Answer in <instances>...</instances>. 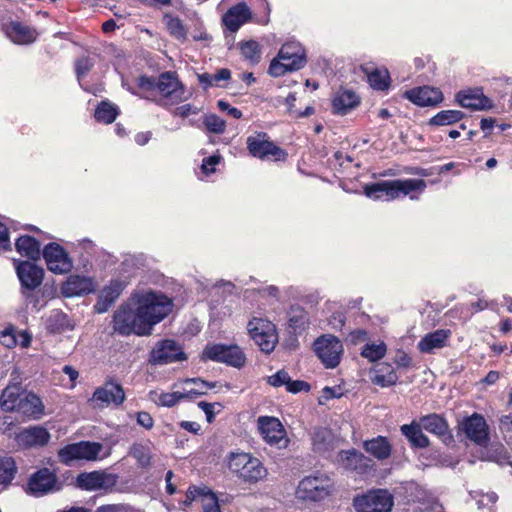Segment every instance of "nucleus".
I'll use <instances>...</instances> for the list:
<instances>
[{
	"label": "nucleus",
	"instance_id": "f257e3e1",
	"mask_svg": "<svg viewBox=\"0 0 512 512\" xmlns=\"http://www.w3.org/2000/svg\"><path fill=\"white\" fill-rule=\"evenodd\" d=\"M132 304L137 306L149 334L153 327L167 317L173 309L172 300L163 293L155 291L134 294Z\"/></svg>",
	"mask_w": 512,
	"mask_h": 512
},
{
	"label": "nucleus",
	"instance_id": "f03ea898",
	"mask_svg": "<svg viewBox=\"0 0 512 512\" xmlns=\"http://www.w3.org/2000/svg\"><path fill=\"white\" fill-rule=\"evenodd\" d=\"M227 465L232 474L247 484H256L265 480L268 475L260 459L250 453H231L228 456Z\"/></svg>",
	"mask_w": 512,
	"mask_h": 512
},
{
	"label": "nucleus",
	"instance_id": "7ed1b4c3",
	"mask_svg": "<svg viewBox=\"0 0 512 512\" xmlns=\"http://www.w3.org/2000/svg\"><path fill=\"white\" fill-rule=\"evenodd\" d=\"M306 64L304 48L298 42H287L282 45L277 57L269 66V74L280 77L287 72L297 71Z\"/></svg>",
	"mask_w": 512,
	"mask_h": 512
},
{
	"label": "nucleus",
	"instance_id": "20e7f679",
	"mask_svg": "<svg viewBox=\"0 0 512 512\" xmlns=\"http://www.w3.org/2000/svg\"><path fill=\"white\" fill-rule=\"evenodd\" d=\"M426 188V182L422 179H397L381 181L365 187L366 196L374 199L387 196L388 200L399 198L401 195H408L412 191L422 192Z\"/></svg>",
	"mask_w": 512,
	"mask_h": 512
},
{
	"label": "nucleus",
	"instance_id": "39448f33",
	"mask_svg": "<svg viewBox=\"0 0 512 512\" xmlns=\"http://www.w3.org/2000/svg\"><path fill=\"white\" fill-rule=\"evenodd\" d=\"M113 329L121 335H149L137 306L132 304V298L126 306L120 307L114 314Z\"/></svg>",
	"mask_w": 512,
	"mask_h": 512
},
{
	"label": "nucleus",
	"instance_id": "423d86ee",
	"mask_svg": "<svg viewBox=\"0 0 512 512\" xmlns=\"http://www.w3.org/2000/svg\"><path fill=\"white\" fill-rule=\"evenodd\" d=\"M247 331L254 343L264 353H271L278 343L276 326L266 318L252 317L247 323Z\"/></svg>",
	"mask_w": 512,
	"mask_h": 512
},
{
	"label": "nucleus",
	"instance_id": "0eeeda50",
	"mask_svg": "<svg viewBox=\"0 0 512 512\" xmlns=\"http://www.w3.org/2000/svg\"><path fill=\"white\" fill-rule=\"evenodd\" d=\"M103 445L98 442L81 441L64 446L58 451L59 461L71 465L75 461H94L98 458Z\"/></svg>",
	"mask_w": 512,
	"mask_h": 512
},
{
	"label": "nucleus",
	"instance_id": "6e6552de",
	"mask_svg": "<svg viewBox=\"0 0 512 512\" xmlns=\"http://www.w3.org/2000/svg\"><path fill=\"white\" fill-rule=\"evenodd\" d=\"M393 505V496L384 489L372 490L354 499L357 512H391Z\"/></svg>",
	"mask_w": 512,
	"mask_h": 512
},
{
	"label": "nucleus",
	"instance_id": "1a4fd4ad",
	"mask_svg": "<svg viewBox=\"0 0 512 512\" xmlns=\"http://www.w3.org/2000/svg\"><path fill=\"white\" fill-rule=\"evenodd\" d=\"M331 487L332 482L327 475L308 476L300 481L297 494L302 499L319 501L329 494Z\"/></svg>",
	"mask_w": 512,
	"mask_h": 512
},
{
	"label": "nucleus",
	"instance_id": "9d476101",
	"mask_svg": "<svg viewBox=\"0 0 512 512\" xmlns=\"http://www.w3.org/2000/svg\"><path fill=\"white\" fill-rule=\"evenodd\" d=\"M202 358L226 363L234 367H241L245 363V355L237 345H207L203 351Z\"/></svg>",
	"mask_w": 512,
	"mask_h": 512
},
{
	"label": "nucleus",
	"instance_id": "9b49d317",
	"mask_svg": "<svg viewBox=\"0 0 512 512\" xmlns=\"http://www.w3.org/2000/svg\"><path fill=\"white\" fill-rule=\"evenodd\" d=\"M314 347L317 356L327 368H334L339 364L343 346L337 337L322 336L315 341Z\"/></svg>",
	"mask_w": 512,
	"mask_h": 512
},
{
	"label": "nucleus",
	"instance_id": "f8f14e48",
	"mask_svg": "<svg viewBox=\"0 0 512 512\" xmlns=\"http://www.w3.org/2000/svg\"><path fill=\"white\" fill-rule=\"evenodd\" d=\"M156 88L164 105L177 104L186 99L184 87L171 72L160 75Z\"/></svg>",
	"mask_w": 512,
	"mask_h": 512
},
{
	"label": "nucleus",
	"instance_id": "ddd939ff",
	"mask_svg": "<svg viewBox=\"0 0 512 512\" xmlns=\"http://www.w3.org/2000/svg\"><path fill=\"white\" fill-rule=\"evenodd\" d=\"M258 429L262 438L270 445L278 448L287 446L285 430L281 422L275 417L261 416L258 418Z\"/></svg>",
	"mask_w": 512,
	"mask_h": 512
},
{
	"label": "nucleus",
	"instance_id": "4468645a",
	"mask_svg": "<svg viewBox=\"0 0 512 512\" xmlns=\"http://www.w3.org/2000/svg\"><path fill=\"white\" fill-rule=\"evenodd\" d=\"M247 147L249 152L260 159L273 158L274 160H283L285 152L269 141L266 134H258L247 138Z\"/></svg>",
	"mask_w": 512,
	"mask_h": 512
},
{
	"label": "nucleus",
	"instance_id": "2eb2a0df",
	"mask_svg": "<svg viewBox=\"0 0 512 512\" xmlns=\"http://www.w3.org/2000/svg\"><path fill=\"white\" fill-rule=\"evenodd\" d=\"M61 484L56 474L48 468H42L32 474L28 481V489L30 493L40 496L49 492L58 491Z\"/></svg>",
	"mask_w": 512,
	"mask_h": 512
},
{
	"label": "nucleus",
	"instance_id": "dca6fc26",
	"mask_svg": "<svg viewBox=\"0 0 512 512\" xmlns=\"http://www.w3.org/2000/svg\"><path fill=\"white\" fill-rule=\"evenodd\" d=\"M77 486L84 490H108L117 483V476L105 471L81 473L76 479Z\"/></svg>",
	"mask_w": 512,
	"mask_h": 512
},
{
	"label": "nucleus",
	"instance_id": "f3484780",
	"mask_svg": "<svg viewBox=\"0 0 512 512\" xmlns=\"http://www.w3.org/2000/svg\"><path fill=\"white\" fill-rule=\"evenodd\" d=\"M43 256L50 271L59 274L70 271L71 262L60 245L56 243L48 244L43 250Z\"/></svg>",
	"mask_w": 512,
	"mask_h": 512
},
{
	"label": "nucleus",
	"instance_id": "a211bd4d",
	"mask_svg": "<svg viewBox=\"0 0 512 512\" xmlns=\"http://www.w3.org/2000/svg\"><path fill=\"white\" fill-rule=\"evenodd\" d=\"M184 353L173 340H164L156 344L151 352V362L154 364H168L183 360Z\"/></svg>",
	"mask_w": 512,
	"mask_h": 512
},
{
	"label": "nucleus",
	"instance_id": "6ab92c4d",
	"mask_svg": "<svg viewBox=\"0 0 512 512\" xmlns=\"http://www.w3.org/2000/svg\"><path fill=\"white\" fill-rule=\"evenodd\" d=\"M461 428L466 436L479 445L486 443L488 439V427L485 419L479 414H473L466 418Z\"/></svg>",
	"mask_w": 512,
	"mask_h": 512
},
{
	"label": "nucleus",
	"instance_id": "aec40b11",
	"mask_svg": "<svg viewBox=\"0 0 512 512\" xmlns=\"http://www.w3.org/2000/svg\"><path fill=\"white\" fill-rule=\"evenodd\" d=\"M456 102L463 108L471 110H487L492 103L481 89H467L459 91L455 96Z\"/></svg>",
	"mask_w": 512,
	"mask_h": 512
},
{
	"label": "nucleus",
	"instance_id": "412c9836",
	"mask_svg": "<svg viewBox=\"0 0 512 512\" xmlns=\"http://www.w3.org/2000/svg\"><path fill=\"white\" fill-rule=\"evenodd\" d=\"M203 389H184L183 392H167L159 393L157 391H151L149 398L158 406L173 407L182 399H194L199 395H203Z\"/></svg>",
	"mask_w": 512,
	"mask_h": 512
},
{
	"label": "nucleus",
	"instance_id": "4be33fe9",
	"mask_svg": "<svg viewBox=\"0 0 512 512\" xmlns=\"http://www.w3.org/2000/svg\"><path fill=\"white\" fill-rule=\"evenodd\" d=\"M405 96L418 106H435L443 100V94L439 89L428 86L406 91Z\"/></svg>",
	"mask_w": 512,
	"mask_h": 512
},
{
	"label": "nucleus",
	"instance_id": "5701e85b",
	"mask_svg": "<svg viewBox=\"0 0 512 512\" xmlns=\"http://www.w3.org/2000/svg\"><path fill=\"white\" fill-rule=\"evenodd\" d=\"M49 439L48 431L38 426L24 429L16 435L18 446L23 448L43 446L48 443Z\"/></svg>",
	"mask_w": 512,
	"mask_h": 512
},
{
	"label": "nucleus",
	"instance_id": "b1692460",
	"mask_svg": "<svg viewBox=\"0 0 512 512\" xmlns=\"http://www.w3.org/2000/svg\"><path fill=\"white\" fill-rule=\"evenodd\" d=\"M17 275L22 286L28 289H35L43 280V269L36 264L23 261L17 265Z\"/></svg>",
	"mask_w": 512,
	"mask_h": 512
},
{
	"label": "nucleus",
	"instance_id": "393cba45",
	"mask_svg": "<svg viewBox=\"0 0 512 512\" xmlns=\"http://www.w3.org/2000/svg\"><path fill=\"white\" fill-rule=\"evenodd\" d=\"M125 399L123 388L116 383H105L103 386L96 389L93 394V401L99 402L102 405L121 404Z\"/></svg>",
	"mask_w": 512,
	"mask_h": 512
},
{
	"label": "nucleus",
	"instance_id": "a878e982",
	"mask_svg": "<svg viewBox=\"0 0 512 512\" xmlns=\"http://www.w3.org/2000/svg\"><path fill=\"white\" fill-rule=\"evenodd\" d=\"M451 331L448 329H438L426 334L418 343L417 348L420 352L432 354L436 350L442 349L447 345Z\"/></svg>",
	"mask_w": 512,
	"mask_h": 512
},
{
	"label": "nucleus",
	"instance_id": "bb28decb",
	"mask_svg": "<svg viewBox=\"0 0 512 512\" xmlns=\"http://www.w3.org/2000/svg\"><path fill=\"white\" fill-rule=\"evenodd\" d=\"M251 18V12L245 3H239L230 8L223 16L224 25L231 31L236 32L244 23Z\"/></svg>",
	"mask_w": 512,
	"mask_h": 512
},
{
	"label": "nucleus",
	"instance_id": "cd10ccee",
	"mask_svg": "<svg viewBox=\"0 0 512 512\" xmlns=\"http://www.w3.org/2000/svg\"><path fill=\"white\" fill-rule=\"evenodd\" d=\"M4 32L16 44H29L35 41V30L19 22L11 21L3 26Z\"/></svg>",
	"mask_w": 512,
	"mask_h": 512
},
{
	"label": "nucleus",
	"instance_id": "c85d7f7f",
	"mask_svg": "<svg viewBox=\"0 0 512 512\" xmlns=\"http://www.w3.org/2000/svg\"><path fill=\"white\" fill-rule=\"evenodd\" d=\"M365 452L379 461H384L391 456L392 445L384 436H377L363 442Z\"/></svg>",
	"mask_w": 512,
	"mask_h": 512
},
{
	"label": "nucleus",
	"instance_id": "c756f323",
	"mask_svg": "<svg viewBox=\"0 0 512 512\" xmlns=\"http://www.w3.org/2000/svg\"><path fill=\"white\" fill-rule=\"evenodd\" d=\"M337 462L347 470L363 472L367 467L368 459L355 449L342 450L337 455Z\"/></svg>",
	"mask_w": 512,
	"mask_h": 512
},
{
	"label": "nucleus",
	"instance_id": "7c9ffc66",
	"mask_svg": "<svg viewBox=\"0 0 512 512\" xmlns=\"http://www.w3.org/2000/svg\"><path fill=\"white\" fill-rule=\"evenodd\" d=\"M313 448L318 453H326L334 449L338 444V439L332 431L327 428H319L313 434Z\"/></svg>",
	"mask_w": 512,
	"mask_h": 512
},
{
	"label": "nucleus",
	"instance_id": "2f4dec72",
	"mask_svg": "<svg viewBox=\"0 0 512 512\" xmlns=\"http://www.w3.org/2000/svg\"><path fill=\"white\" fill-rule=\"evenodd\" d=\"M24 391L19 382L9 384L0 396V406L4 411L16 410L19 400L23 396Z\"/></svg>",
	"mask_w": 512,
	"mask_h": 512
},
{
	"label": "nucleus",
	"instance_id": "473e14b6",
	"mask_svg": "<svg viewBox=\"0 0 512 512\" xmlns=\"http://www.w3.org/2000/svg\"><path fill=\"white\" fill-rule=\"evenodd\" d=\"M93 290V283L89 278L72 275L66 281L63 292L67 297L89 293Z\"/></svg>",
	"mask_w": 512,
	"mask_h": 512
},
{
	"label": "nucleus",
	"instance_id": "72a5a7b5",
	"mask_svg": "<svg viewBox=\"0 0 512 512\" xmlns=\"http://www.w3.org/2000/svg\"><path fill=\"white\" fill-rule=\"evenodd\" d=\"M123 284L120 281H111L109 285L101 291L99 301L96 305L98 312H105L107 308L120 296L123 290Z\"/></svg>",
	"mask_w": 512,
	"mask_h": 512
},
{
	"label": "nucleus",
	"instance_id": "f704fd0d",
	"mask_svg": "<svg viewBox=\"0 0 512 512\" xmlns=\"http://www.w3.org/2000/svg\"><path fill=\"white\" fill-rule=\"evenodd\" d=\"M402 434L409 440V442L419 448H426L429 446L428 437L422 432V426L419 421H413L411 424H404L401 426Z\"/></svg>",
	"mask_w": 512,
	"mask_h": 512
},
{
	"label": "nucleus",
	"instance_id": "c9c22d12",
	"mask_svg": "<svg viewBox=\"0 0 512 512\" xmlns=\"http://www.w3.org/2000/svg\"><path fill=\"white\" fill-rule=\"evenodd\" d=\"M43 408V404L38 396L24 392L15 411L26 416L37 417L42 414Z\"/></svg>",
	"mask_w": 512,
	"mask_h": 512
},
{
	"label": "nucleus",
	"instance_id": "e433bc0d",
	"mask_svg": "<svg viewBox=\"0 0 512 512\" xmlns=\"http://www.w3.org/2000/svg\"><path fill=\"white\" fill-rule=\"evenodd\" d=\"M332 104L336 113L346 114L359 104V98L353 91L344 90L335 95Z\"/></svg>",
	"mask_w": 512,
	"mask_h": 512
},
{
	"label": "nucleus",
	"instance_id": "4c0bfd02",
	"mask_svg": "<svg viewBox=\"0 0 512 512\" xmlns=\"http://www.w3.org/2000/svg\"><path fill=\"white\" fill-rule=\"evenodd\" d=\"M368 82L374 89L385 90L389 86V72L386 68H373L366 65L362 67Z\"/></svg>",
	"mask_w": 512,
	"mask_h": 512
},
{
	"label": "nucleus",
	"instance_id": "58836bf2",
	"mask_svg": "<svg viewBox=\"0 0 512 512\" xmlns=\"http://www.w3.org/2000/svg\"><path fill=\"white\" fill-rule=\"evenodd\" d=\"M419 423L423 429L439 437L445 436L448 432L446 420L438 414L423 416L420 418Z\"/></svg>",
	"mask_w": 512,
	"mask_h": 512
},
{
	"label": "nucleus",
	"instance_id": "ea45409f",
	"mask_svg": "<svg viewBox=\"0 0 512 512\" xmlns=\"http://www.w3.org/2000/svg\"><path fill=\"white\" fill-rule=\"evenodd\" d=\"M17 251L30 259H37L40 256V244L33 237L21 236L16 241Z\"/></svg>",
	"mask_w": 512,
	"mask_h": 512
},
{
	"label": "nucleus",
	"instance_id": "a19ab883",
	"mask_svg": "<svg viewBox=\"0 0 512 512\" xmlns=\"http://www.w3.org/2000/svg\"><path fill=\"white\" fill-rule=\"evenodd\" d=\"M398 380V376L394 369L388 364H382L374 371L372 382L381 387H389L394 385Z\"/></svg>",
	"mask_w": 512,
	"mask_h": 512
},
{
	"label": "nucleus",
	"instance_id": "79ce46f5",
	"mask_svg": "<svg viewBox=\"0 0 512 512\" xmlns=\"http://www.w3.org/2000/svg\"><path fill=\"white\" fill-rule=\"evenodd\" d=\"M464 113L459 110H443L438 112L429 121V125L432 126H446L452 125L459 122L463 117Z\"/></svg>",
	"mask_w": 512,
	"mask_h": 512
},
{
	"label": "nucleus",
	"instance_id": "37998d69",
	"mask_svg": "<svg viewBox=\"0 0 512 512\" xmlns=\"http://www.w3.org/2000/svg\"><path fill=\"white\" fill-rule=\"evenodd\" d=\"M17 472L15 460L10 456H0V485L7 486Z\"/></svg>",
	"mask_w": 512,
	"mask_h": 512
},
{
	"label": "nucleus",
	"instance_id": "c03bdc74",
	"mask_svg": "<svg viewBox=\"0 0 512 512\" xmlns=\"http://www.w3.org/2000/svg\"><path fill=\"white\" fill-rule=\"evenodd\" d=\"M45 325L50 332H62L69 327L67 315L60 310H53L47 316Z\"/></svg>",
	"mask_w": 512,
	"mask_h": 512
},
{
	"label": "nucleus",
	"instance_id": "a18cd8bd",
	"mask_svg": "<svg viewBox=\"0 0 512 512\" xmlns=\"http://www.w3.org/2000/svg\"><path fill=\"white\" fill-rule=\"evenodd\" d=\"M386 352L387 347L384 342L368 343L363 347L361 355L370 362H375L383 358Z\"/></svg>",
	"mask_w": 512,
	"mask_h": 512
},
{
	"label": "nucleus",
	"instance_id": "49530a36",
	"mask_svg": "<svg viewBox=\"0 0 512 512\" xmlns=\"http://www.w3.org/2000/svg\"><path fill=\"white\" fill-rule=\"evenodd\" d=\"M118 115L117 107L108 102H102L95 111L97 121L109 124L112 123Z\"/></svg>",
	"mask_w": 512,
	"mask_h": 512
},
{
	"label": "nucleus",
	"instance_id": "de8ad7c7",
	"mask_svg": "<svg viewBox=\"0 0 512 512\" xmlns=\"http://www.w3.org/2000/svg\"><path fill=\"white\" fill-rule=\"evenodd\" d=\"M241 54L246 60L252 63H258L261 58L259 44L256 41L249 40L240 44Z\"/></svg>",
	"mask_w": 512,
	"mask_h": 512
},
{
	"label": "nucleus",
	"instance_id": "09e8293b",
	"mask_svg": "<svg viewBox=\"0 0 512 512\" xmlns=\"http://www.w3.org/2000/svg\"><path fill=\"white\" fill-rule=\"evenodd\" d=\"M130 455L136 459L141 467H148L150 465L151 451L148 446L135 444L130 450Z\"/></svg>",
	"mask_w": 512,
	"mask_h": 512
},
{
	"label": "nucleus",
	"instance_id": "8fccbe9b",
	"mask_svg": "<svg viewBox=\"0 0 512 512\" xmlns=\"http://www.w3.org/2000/svg\"><path fill=\"white\" fill-rule=\"evenodd\" d=\"M203 123L209 132L215 134H222L226 128L225 121L216 114L205 115Z\"/></svg>",
	"mask_w": 512,
	"mask_h": 512
},
{
	"label": "nucleus",
	"instance_id": "3c124183",
	"mask_svg": "<svg viewBox=\"0 0 512 512\" xmlns=\"http://www.w3.org/2000/svg\"><path fill=\"white\" fill-rule=\"evenodd\" d=\"M204 512H221L216 495L206 487L201 500Z\"/></svg>",
	"mask_w": 512,
	"mask_h": 512
},
{
	"label": "nucleus",
	"instance_id": "603ef678",
	"mask_svg": "<svg viewBox=\"0 0 512 512\" xmlns=\"http://www.w3.org/2000/svg\"><path fill=\"white\" fill-rule=\"evenodd\" d=\"M165 23L169 30V32L176 37L177 39L184 38L186 35V31L181 21L178 18H173L170 16H165Z\"/></svg>",
	"mask_w": 512,
	"mask_h": 512
},
{
	"label": "nucleus",
	"instance_id": "864d4df0",
	"mask_svg": "<svg viewBox=\"0 0 512 512\" xmlns=\"http://www.w3.org/2000/svg\"><path fill=\"white\" fill-rule=\"evenodd\" d=\"M205 491H206V486H203V487H196V486L189 487V489H188V491L186 493V499L184 501V505L188 506L193 501H196V500H200L201 501Z\"/></svg>",
	"mask_w": 512,
	"mask_h": 512
},
{
	"label": "nucleus",
	"instance_id": "5fc2aeb1",
	"mask_svg": "<svg viewBox=\"0 0 512 512\" xmlns=\"http://www.w3.org/2000/svg\"><path fill=\"white\" fill-rule=\"evenodd\" d=\"M289 381H290V376L284 370H279L277 373H275L274 375H272L268 378V383L274 387H279L282 385L287 386Z\"/></svg>",
	"mask_w": 512,
	"mask_h": 512
},
{
	"label": "nucleus",
	"instance_id": "6e6d98bb",
	"mask_svg": "<svg viewBox=\"0 0 512 512\" xmlns=\"http://www.w3.org/2000/svg\"><path fill=\"white\" fill-rule=\"evenodd\" d=\"M184 384L186 386L184 389H203L204 390L203 394H205L208 389L215 387L214 384H209L199 378L186 379L184 381Z\"/></svg>",
	"mask_w": 512,
	"mask_h": 512
},
{
	"label": "nucleus",
	"instance_id": "4d7b16f0",
	"mask_svg": "<svg viewBox=\"0 0 512 512\" xmlns=\"http://www.w3.org/2000/svg\"><path fill=\"white\" fill-rule=\"evenodd\" d=\"M93 67V62L88 57H82L79 60H77L75 64V69L78 78H81L85 76Z\"/></svg>",
	"mask_w": 512,
	"mask_h": 512
},
{
	"label": "nucleus",
	"instance_id": "13d9d810",
	"mask_svg": "<svg viewBox=\"0 0 512 512\" xmlns=\"http://www.w3.org/2000/svg\"><path fill=\"white\" fill-rule=\"evenodd\" d=\"M199 110L200 109H198L197 107H194L191 104H184L182 106L177 107L174 110V115L182 117V118H186L191 114H197L199 112Z\"/></svg>",
	"mask_w": 512,
	"mask_h": 512
},
{
	"label": "nucleus",
	"instance_id": "bf43d9fd",
	"mask_svg": "<svg viewBox=\"0 0 512 512\" xmlns=\"http://www.w3.org/2000/svg\"><path fill=\"white\" fill-rule=\"evenodd\" d=\"M10 248L8 229L0 222V254Z\"/></svg>",
	"mask_w": 512,
	"mask_h": 512
},
{
	"label": "nucleus",
	"instance_id": "052dcab7",
	"mask_svg": "<svg viewBox=\"0 0 512 512\" xmlns=\"http://www.w3.org/2000/svg\"><path fill=\"white\" fill-rule=\"evenodd\" d=\"M217 106L221 111L228 112V114H230L232 117H234L236 119H239L242 117V112L235 107H231L230 104L226 101L219 100L217 103Z\"/></svg>",
	"mask_w": 512,
	"mask_h": 512
},
{
	"label": "nucleus",
	"instance_id": "680f3d73",
	"mask_svg": "<svg viewBox=\"0 0 512 512\" xmlns=\"http://www.w3.org/2000/svg\"><path fill=\"white\" fill-rule=\"evenodd\" d=\"M137 423L146 429H151L154 421L149 413L139 412L137 413Z\"/></svg>",
	"mask_w": 512,
	"mask_h": 512
},
{
	"label": "nucleus",
	"instance_id": "e2e57ef3",
	"mask_svg": "<svg viewBox=\"0 0 512 512\" xmlns=\"http://www.w3.org/2000/svg\"><path fill=\"white\" fill-rule=\"evenodd\" d=\"M12 342L15 343V345L19 344L21 347L26 348L31 343V335L25 331H19Z\"/></svg>",
	"mask_w": 512,
	"mask_h": 512
},
{
	"label": "nucleus",
	"instance_id": "0e129e2a",
	"mask_svg": "<svg viewBox=\"0 0 512 512\" xmlns=\"http://www.w3.org/2000/svg\"><path fill=\"white\" fill-rule=\"evenodd\" d=\"M220 161V157L219 156H211V157H208L207 159L204 160L203 164H202V169L207 172V173H211V172H214L215 170V165H217Z\"/></svg>",
	"mask_w": 512,
	"mask_h": 512
},
{
	"label": "nucleus",
	"instance_id": "69168bd1",
	"mask_svg": "<svg viewBox=\"0 0 512 512\" xmlns=\"http://www.w3.org/2000/svg\"><path fill=\"white\" fill-rule=\"evenodd\" d=\"M309 388V385L304 382V381H289V383L287 384V390L289 392H292V393H297V392H300L304 389H308Z\"/></svg>",
	"mask_w": 512,
	"mask_h": 512
},
{
	"label": "nucleus",
	"instance_id": "338daca9",
	"mask_svg": "<svg viewBox=\"0 0 512 512\" xmlns=\"http://www.w3.org/2000/svg\"><path fill=\"white\" fill-rule=\"evenodd\" d=\"M350 339L354 344L363 342L367 339V332L362 329L355 330L351 332Z\"/></svg>",
	"mask_w": 512,
	"mask_h": 512
},
{
	"label": "nucleus",
	"instance_id": "774afa93",
	"mask_svg": "<svg viewBox=\"0 0 512 512\" xmlns=\"http://www.w3.org/2000/svg\"><path fill=\"white\" fill-rule=\"evenodd\" d=\"M501 429L505 431H512V413L503 416L500 419Z\"/></svg>",
	"mask_w": 512,
	"mask_h": 512
}]
</instances>
